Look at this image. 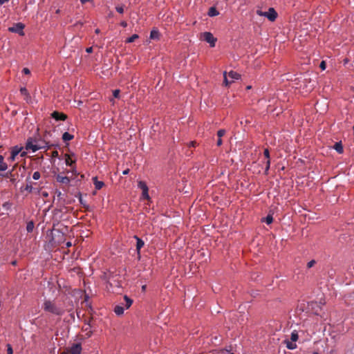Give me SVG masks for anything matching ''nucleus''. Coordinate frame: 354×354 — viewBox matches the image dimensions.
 I'll list each match as a JSON object with an SVG mask.
<instances>
[{
    "label": "nucleus",
    "instance_id": "2",
    "mask_svg": "<svg viewBox=\"0 0 354 354\" xmlns=\"http://www.w3.org/2000/svg\"><path fill=\"white\" fill-rule=\"evenodd\" d=\"M241 75L233 71H230L228 73L227 72H224L223 73V77L224 81L223 83L226 86H228L230 84H231L235 80H239L240 78Z\"/></svg>",
    "mask_w": 354,
    "mask_h": 354
},
{
    "label": "nucleus",
    "instance_id": "51",
    "mask_svg": "<svg viewBox=\"0 0 354 354\" xmlns=\"http://www.w3.org/2000/svg\"><path fill=\"white\" fill-rule=\"evenodd\" d=\"M195 145H196V142L192 141L189 143L190 147H195Z\"/></svg>",
    "mask_w": 354,
    "mask_h": 354
},
{
    "label": "nucleus",
    "instance_id": "25",
    "mask_svg": "<svg viewBox=\"0 0 354 354\" xmlns=\"http://www.w3.org/2000/svg\"><path fill=\"white\" fill-rule=\"evenodd\" d=\"M37 144L39 145V147H43V149H45L47 147V149H49L50 147V146H48L47 145H48V142H46V141H42V142H39L37 141Z\"/></svg>",
    "mask_w": 354,
    "mask_h": 354
},
{
    "label": "nucleus",
    "instance_id": "1",
    "mask_svg": "<svg viewBox=\"0 0 354 354\" xmlns=\"http://www.w3.org/2000/svg\"><path fill=\"white\" fill-rule=\"evenodd\" d=\"M43 309L55 315L61 316L64 313V310L57 306L53 301L46 300L43 304Z\"/></svg>",
    "mask_w": 354,
    "mask_h": 354
},
{
    "label": "nucleus",
    "instance_id": "27",
    "mask_svg": "<svg viewBox=\"0 0 354 354\" xmlns=\"http://www.w3.org/2000/svg\"><path fill=\"white\" fill-rule=\"evenodd\" d=\"M270 166V159H268L266 161L265 174H268V170Z\"/></svg>",
    "mask_w": 354,
    "mask_h": 354
},
{
    "label": "nucleus",
    "instance_id": "54",
    "mask_svg": "<svg viewBox=\"0 0 354 354\" xmlns=\"http://www.w3.org/2000/svg\"><path fill=\"white\" fill-rule=\"evenodd\" d=\"M95 33L96 34H99L100 32V30L99 28H97L95 30Z\"/></svg>",
    "mask_w": 354,
    "mask_h": 354
},
{
    "label": "nucleus",
    "instance_id": "44",
    "mask_svg": "<svg viewBox=\"0 0 354 354\" xmlns=\"http://www.w3.org/2000/svg\"><path fill=\"white\" fill-rule=\"evenodd\" d=\"M15 157H16V156H14L13 153H11V156L9 158V160H11V161H14L15 160Z\"/></svg>",
    "mask_w": 354,
    "mask_h": 354
},
{
    "label": "nucleus",
    "instance_id": "7",
    "mask_svg": "<svg viewBox=\"0 0 354 354\" xmlns=\"http://www.w3.org/2000/svg\"><path fill=\"white\" fill-rule=\"evenodd\" d=\"M81 352H82L81 344L77 343V344H73L71 347L68 353L70 354H81Z\"/></svg>",
    "mask_w": 354,
    "mask_h": 354
},
{
    "label": "nucleus",
    "instance_id": "30",
    "mask_svg": "<svg viewBox=\"0 0 354 354\" xmlns=\"http://www.w3.org/2000/svg\"><path fill=\"white\" fill-rule=\"evenodd\" d=\"M25 190L26 191H28V192H32V186L31 185V183H30L29 184H27L25 187Z\"/></svg>",
    "mask_w": 354,
    "mask_h": 354
},
{
    "label": "nucleus",
    "instance_id": "36",
    "mask_svg": "<svg viewBox=\"0 0 354 354\" xmlns=\"http://www.w3.org/2000/svg\"><path fill=\"white\" fill-rule=\"evenodd\" d=\"M120 90H118V89L114 90L113 92V95L114 97L118 98L120 96Z\"/></svg>",
    "mask_w": 354,
    "mask_h": 354
},
{
    "label": "nucleus",
    "instance_id": "33",
    "mask_svg": "<svg viewBox=\"0 0 354 354\" xmlns=\"http://www.w3.org/2000/svg\"><path fill=\"white\" fill-rule=\"evenodd\" d=\"M263 155L266 160L270 159V151L268 149H265L263 151Z\"/></svg>",
    "mask_w": 354,
    "mask_h": 354
},
{
    "label": "nucleus",
    "instance_id": "6",
    "mask_svg": "<svg viewBox=\"0 0 354 354\" xmlns=\"http://www.w3.org/2000/svg\"><path fill=\"white\" fill-rule=\"evenodd\" d=\"M265 15L264 17L271 21H274L277 17V13L273 8H270L268 12H265Z\"/></svg>",
    "mask_w": 354,
    "mask_h": 354
},
{
    "label": "nucleus",
    "instance_id": "50",
    "mask_svg": "<svg viewBox=\"0 0 354 354\" xmlns=\"http://www.w3.org/2000/svg\"><path fill=\"white\" fill-rule=\"evenodd\" d=\"M129 169H126V170H124V171H123V172H122V174H123L124 175H127V174H129Z\"/></svg>",
    "mask_w": 354,
    "mask_h": 354
},
{
    "label": "nucleus",
    "instance_id": "37",
    "mask_svg": "<svg viewBox=\"0 0 354 354\" xmlns=\"http://www.w3.org/2000/svg\"><path fill=\"white\" fill-rule=\"evenodd\" d=\"M73 163V161L71 159V158L69 156H68L66 158V165H72V164Z\"/></svg>",
    "mask_w": 354,
    "mask_h": 354
},
{
    "label": "nucleus",
    "instance_id": "24",
    "mask_svg": "<svg viewBox=\"0 0 354 354\" xmlns=\"http://www.w3.org/2000/svg\"><path fill=\"white\" fill-rule=\"evenodd\" d=\"M138 37H139V36L137 34H134L131 37H130L128 39H127L126 43H132L136 39H137Z\"/></svg>",
    "mask_w": 354,
    "mask_h": 354
},
{
    "label": "nucleus",
    "instance_id": "38",
    "mask_svg": "<svg viewBox=\"0 0 354 354\" xmlns=\"http://www.w3.org/2000/svg\"><path fill=\"white\" fill-rule=\"evenodd\" d=\"M316 263V261L315 260H311L307 263L308 268H310Z\"/></svg>",
    "mask_w": 354,
    "mask_h": 354
},
{
    "label": "nucleus",
    "instance_id": "20",
    "mask_svg": "<svg viewBox=\"0 0 354 354\" xmlns=\"http://www.w3.org/2000/svg\"><path fill=\"white\" fill-rule=\"evenodd\" d=\"M159 32L156 30H153L150 32V38L152 39H158L159 38Z\"/></svg>",
    "mask_w": 354,
    "mask_h": 354
},
{
    "label": "nucleus",
    "instance_id": "40",
    "mask_svg": "<svg viewBox=\"0 0 354 354\" xmlns=\"http://www.w3.org/2000/svg\"><path fill=\"white\" fill-rule=\"evenodd\" d=\"M22 72L26 75H28L30 73V70L28 68H23Z\"/></svg>",
    "mask_w": 354,
    "mask_h": 354
},
{
    "label": "nucleus",
    "instance_id": "19",
    "mask_svg": "<svg viewBox=\"0 0 354 354\" xmlns=\"http://www.w3.org/2000/svg\"><path fill=\"white\" fill-rule=\"evenodd\" d=\"M23 147H21L15 146L14 147H12L11 153H12L14 156H17L21 151Z\"/></svg>",
    "mask_w": 354,
    "mask_h": 354
},
{
    "label": "nucleus",
    "instance_id": "23",
    "mask_svg": "<svg viewBox=\"0 0 354 354\" xmlns=\"http://www.w3.org/2000/svg\"><path fill=\"white\" fill-rule=\"evenodd\" d=\"M34 223L33 221H29L28 223H27V225H26V230L28 232H32L33 229H34Z\"/></svg>",
    "mask_w": 354,
    "mask_h": 354
},
{
    "label": "nucleus",
    "instance_id": "21",
    "mask_svg": "<svg viewBox=\"0 0 354 354\" xmlns=\"http://www.w3.org/2000/svg\"><path fill=\"white\" fill-rule=\"evenodd\" d=\"M138 188H140L142 190V192L144 190L148 189V187H147V184L144 181H142V180H140L138 183Z\"/></svg>",
    "mask_w": 354,
    "mask_h": 354
},
{
    "label": "nucleus",
    "instance_id": "45",
    "mask_svg": "<svg viewBox=\"0 0 354 354\" xmlns=\"http://www.w3.org/2000/svg\"><path fill=\"white\" fill-rule=\"evenodd\" d=\"M120 25H121L122 27L125 28V27H127V23L126 21H122V22L120 23Z\"/></svg>",
    "mask_w": 354,
    "mask_h": 354
},
{
    "label": "nucleus",
    "instance_id": "10",
    "mask_svg": "<svg viewBox=\"0 0 354 354\" xmlns=\"http://www.w3.org/2000/svg\"><path fill=\"white\" fill-rule=\"evenodd\" d=\"M93 184L95 185V187L97 190H100V189H102L103 187V186L104 185V182L102 181H99L97 180V178L95 176V177H93Z\"/></svg>",
    "mask_w": 354,
    "mask_h": 354
},
{
    "label": "nucleus",
    "instance_id": "53",
    "mask_svg": "<svg viewBox=\"0 0 354 354\" xmlns=\"http://www.w3.org/2000/svg\"><path fill=\"white\" fill-rule=\"evenodd\" d=\"M56 193H57L58 197L61 196L62 192L60 191H57Z\"/></svg>",
    "mask_w": 354,
    "mask_h": 354
},
{
    "label": "nucleus",
    "instance_id": "14",
    "mask_svg": "<svg viewBox=\"0 0 354 354\" xmlns=\"http://www.w3.org/2000/svg\"><path fill=\"white\" fill-rule=\"evenodd\" d=\"M333 149L336 150L338 153H342L344 151L343 146L341 142H336L333 147Z\"/></svg>",
    "mask_w": 354,
    "mask_h": 354
},
{
    "label": "nucleus",
    "instance_id": "29",
    "mask_svg": "<svg viewBox=\"0 0 354 354\" xmlns=\"http://www.w3.org/2000/svg\"><path fill=\"white\" fill-rule=\"evenodd\" d=\"M41 177V174L39 171H35L32 175V178L34 180H39Z\"/></svg>",
    "mask_w": 354,
    "mask_h": 354
},
{
    "label": "nucleus",
    "instance_id": "17",
    "mask_svg": "<svg viewBox=\"0 0 354 354\" xmlns=\"http://www.w3.org/2000/svg\"><path fill=\"white\" fill-rule=\"evenodd\" d=\"M114 312L117 315H122L124 313V308L121 306H116Z\"/></svg>",
    "mask_w": 354,
    "mask_h": 354
},
{
    "label": "nucleus",
    "instance_id": "28",
    "mask_svg": "<svg viewBox=\"0 0 354 354\" xmlns=\"http://www.w3.org/2000/svg\"><path fill=\"white\" fill-rule=\"evenodd\" d=\"M148 191H149V189L142 191V196L143 198H145V199H149V198Z\"/></svg>",
    "mask_w": 354,
    "mask_h": 354
},
{
    "label": "nucleus",
    "instance_id": "15",
    "mask_svg": "<svg viewBox=\"0 0 354 354\" xmlns=\"http://www.w3.org/2000/svg\"><path fill=\"white\" fill-rule=\"evenodd\" d=\"M124 304H123L127 308H129L133 304V300L127 295L124 296Z\"/></svg>",
    "mask_w": 354,
    "mask_h": 354
},
{
    "label": "nucleus",
    "instance_id": "3",
    "mask_svg": "<svg viewBox=\"0 0 354 354\" xmlns=\"http://www.w3.org/2000/svg\"><path fill=\"white\" fill-rule=\"evenodd\" d=\"M43 149V147H39L37 144V141L32 138H28L26 143V149L27 151H32L35 152L39 149Z\"/></svg>",
    "mask_w": 354,
    "mask_h": 354
},
{
    "label": "nucleus",
    "instance_id": "35",
    "mask_svg": "<svg viewBox=\"0 0 354 354\" xmlns=\"http://www.w3.org/2000/svg\"><path fill=\"white\" fill-rule=\"evenodd\" d=\"M20 92L23 95H28V90L26 88H21Z\"/></svg>",
    "mask_w": 354,
    "mask_h": 354
},
{
    "label": "nucleus",
    "instance_id": "41",
    "mask_svg": "<svg viewBox=\"0 0 354 354\" xmlns=\"http://www.w3.org/2000/svg\"><path fill=\"white\" fill-rule=\"evenodd\" d=\"M257 14L258 15H259V16H264V15H265V12H263V11H261V10H257Z\"/></svg>",
    "mask_w": 354,
    "mask_h": 354
},
{
    "label": "nucleus",
    "instance_id": "59",
    "mask_svg": "<svg viewBox=\"0 0 354 354\" xmlns=\"http://www.w3.org/2000/svg\"><path fill=\"white\" fill-rule=\"evenodd\" d=\"M80 203H81L82 204H83V203H84V201H82V198H80Z\"/></svg>",
    "mask_w": 354,
    "mask_h": 354
},
{
    "label": "nucleus",
    "instance_id": "16",
    "mask_svg": "<svg viewBox=\"0 0 354 354\" xmlns=\"http://www.w3.org/2000/svg\"><path fill=\"white\" fill-rule=\"evenodd\" d=\"M218 14H219V12L217 11V10L216 9V8H214V7H211V8L209 9V11H208V15H209V17H214V16H217Z\"/></svg>",
    "mask_w": 354,
    "mask_h": 354
},
{
    "label": "nucleus",
    "instance_id": "22",
    "mask_svg": "<svg viewBox=\"0 0 354 354\" xmlns=\"http://www.w3.org/2000/svg\"><path fill=\"white\" fill-rule=\"evenodd\" d=\"M299 335L296 330H293L290 335V339L292 342H295L298 340Z\"/></svg>",
    "mask_w": 354,
    "mask_h": 354
},
{
    "label": "nucleus",
    "instance_id": "56",
    "mask_svg": "<svg viewBox=\"0 0 354 354\" xmlns=\"http://www.w3.org/2000/svg\"><path fill=\"white\" fill-rule=\"evenodd\" d=\"M145 288H146V286H142V290H145Z\"/></svg>",
    "mask_w": 354,
    "mask_h": 354
},
{
    "label": "nucleus",
    "instance_id": "42",
    "mask_svg": "<svg viewBox=\"0 0 354 354\" xmlns=\"http://www.w3.org/2000/svg\"><path fill=\"white\" fill-rule=\"evenodd\" d=\"M216 145H217V146H221L222 145V139H221V138H218V139L217 140V142H216Z\"/></svg>",
    "mask_w": 354,
    "mask_h": 354
},
{
    "label": "nucleus",
    "instance_id": "57",
    "mask_svg": "<svg viewBox=\"0 0 354 354\" xmlns=\"http://www.w3.org/2000/svg\"><path fill=\"white\" fill-rule=\"evenodd\" d=\"M59 12H60V10L59 9H57L55 12H56V14H59Z\"/></svg>",
    "mask_w": 354,
    "mask_h": 354
},
{
    "label": "nucleus",
    "instance_id": "39",
    "mask_svg": "<svg viewBox=\"0 0 354 354\" xmlns=\"http://www.w3.org/2000/svg\"><path fill=\"white\" fill-rule=\"evenodd\" d=\"M319 67L322 69V70H324L326 68V63L324 61H322L321 63H320V65H319Z\"/></svg>",
    "mask_w": 354,
    "mask_h": 354
},
{
    "label": "nucleus",
    "instance_id": "9",
    "mask_svg": "<svg viewBox=\"0 0 354 354\" xmlns=\"http://www.w3.org/2000/svg\"><path fill=\"white\" fill-rule=\"evenodd\" d=\"M134 239L136 240V250L139 254L140 249L145 245V242L136 235L134 236Z\"/></svg>",
    "mask_w": 354,
    "mask_h": 354
},
{
    "label": "nucleus",
    "instance_id": "43",
    "mask_svg": "<svg viewBox=\"0 0 354 354\" xmlns=\"http://www.w3.org/2000/svg\"><path fill=\"white\" fill-rule=\"evenodd\" d=\"M86 52L88 53H91L93 52V48L92 47H88L86 49Z\"/></svg>",
    "mask_w": 354,
    "mask_h": 354
},
{
    "label": "nucleus",
    "instance_id": "58",
    "mask_svg": "<svg viewBox=\"0 0 354 354\" xmlns=\"http://www.w3.org/2000/svg\"><path fill=\"white\" fill-rule=\"evenodd\" d=\"M61 354H70L68 352H62Z\"/></svg>",
    "mask_w": 354,
    "mask_h": 354
},
{
    "label": "nucleus",
    "instance_id": "26",
    "mask_svg": "<svg viewBox=\"0 0 354 354\" xmlns=\"http://www.w3.org/2000/svg\"><path fill=\"white\" fill-rule=\"evenodd\" d=\"M265 222L269 225L271 224L273 221V218L271 215H268L265 218H263Z\"/></svg>",
    "mask_w": 354,
    "mask_h": 354
},
{
    "label": "nucleus",
    "instance_id": "49",
    "mask_svg": "<svg viewBox=\"0 0 354 354\" xmlns=\"http://www.w3.org/2000/svg\"><path fill=\"white\" fill-rule=\"evenodd\" d=\"M8 1H9V0H0V5H2V4H3L5 3H7Z\"/></svg>",
    "mask_w": 354,
    "mask_h": 354
},
{
    "label": "nucleus",
    "instance_id": "11",
    "mask_svg": "<svg viewBox=\"0 0 354 354\" xmlns=\"http://www.w3.org/2000/svg\"><path fill=\"white\" fill-rule=\"evenodd\" d=\"M56 180L57 182L64 183V184H68L70 183V180L67 176H63L60 174H58L56 176Z\"/></svg>",
    "mask_w": 354,
    "mask_h": 354
},
{
    "label": "nucleus",
    "instance_id": "12",
    "mask_svg": "<svg viewBox=\"0 0 354 354\" xmlns=\"http://www.w3.org/2000/svg\"><path fill=\"white\" fill-rule=\"evenodd\" d=\"M283 344L286 345L287 348H288L290 350H293L297 348V344H295V342H293L288 339L283 340Z\"/></svg>",
    "mask_w": 354,
    "mask_h": 354
},
{
    "label": "nucleus",
    "instance_id": "5",
    "mask_svg": "<svg viewBox=\"0 0 354 354\" xmlns=\"http://www.w3.org/2000/svg\"><path fill=\"white\" fill-rule=\"evenodd\" d=\"M202 38L207 43L209 44L211 47L215 46L216 39L214 37L213 35L209 32H205L202 34Z\"/></svg>",
    "mask_w": 354,
    "mask_h": 354
},
{
    "label": "nucleus",
    "instance_id": "8",
    "mask_svg": "<svg viewBox=\"0 0 354 354\" xmlns=\"http://www.w3.org/2000/svg\"><path fill=\"white\" fill-rule=\"evenodd\" d=\"M52 118H53L56 120H65L67 118V115L63 113H59L58 111H54L51 114Z\"/></svg>",
    "mask_w": 354,
    "mask_h": 354
},
{
    "label": "nucleus",
    "instance_id": "31",
    "mask_svg": "<svg viewBox=\"0 0 354 354\" xmlns=\"http://www.w3.org/2000/svg\"><path fill=\"white\" fill-rule=\"evenodd\" d=\"M225 133V131L224 129H220L217 132V136L218 138H222Z\"/></svg>",
    "mask_w": 354,
    "mask_h": 354
},
{
    "label": "nucleus",
    "instance_id": "52",
    "mask_svg": "<svg viewBox=\"0 0 354 354\" xmlns=\"http://www.w3.org/2000/svg\"><path fill=\"white\" fill-rule=\"evenodd\" d=\"M72 245V243L71 242H67L66 243V248H70Z\"/></svg>",
    "mask_w": 354,
    "mask_h": 354
},
{
    "label": "nucleus",
    "instance_id": "47",
    "mask_svg": "<svg viewBox=\"0 0 354 354\" xmlns=\"http://www.w3.org/2000/svg\"><path fill=\"white\" fill-rule=\"evenodd\" d=\"M93 0H80L81 3L82 4H84L86 3V2H90V1H92Z\"/></svg>",
    "mask_w": 354,
    "mask_h": 354
},
{
    "label": "nucleus",
    "instance_id": "32",
    "mask_svg": "<svg viewBox=\"0 0 354 354\" xmlns=\"http://www.w3.org/2000/svg\"><path fill=\"white\" fill-rule=\"evenodd\" d=\"M6 347H7V354H12L13 353V350H12V348L11 345L8 344L6 345Z\"/></svg>",
    "mask_w": 354,
    "mask_h": 354
},
{
    "label": "nucleus",
    "instance_id": "55",
    "mask_svg": "<svg viewBox=\"0 0 354 354\" xmlns=\"http://www.w3.org/2000/svg\"><path fill=\"white\" fill-rule=\"evenodd\" d=\"M42 195H43L44 197H47V196H48V193H46V192H44V193L42 194Z\"/></svg>",
    "mask_w": 354,
    "mask_h": 354
},
{
    "label": "nucleus",
    "instance_id": "18",
    "mask_svg": "<svg viewBox=\"0 0 354 354\" xmlns=\"http://www.w3.org/2000/svg\"><path fill=\"white\" fill-rule=\"evenodd\" d=\"M73 138V135H71V134H70V133H68V132H65V133H64V134L62 135V140H63L64 142L71 140Z\"/></svg>",
    "mask_w": 354,
    "mask_h": 354
},
{
    "label": "nucleus",
    "instance_id": "34",
    "mask_svg": "<svg viewBox=\"0 0 354 354\" xmlns=\"http://www.w3.org/2000/svg\"><path fill=\"white\" fill-rule=\"evenodd\" d=\"M115 9H116L117 12H118L120 14H122L124 12L123 6H116Z\"/></svg>",
    "mask_w": 354,
    "mask_h": 354
},
{
    "label": "nucleus",
    "instance_id": "13",
    "mask_svg": "<svg viewBox=\"0 0 354 354\" xmlns=\"http://www.w3.org/2000/svg\"><path fill=\"white\" fill-rule=\"evenodd\" d=\"M8 168L7 164L4 162V158L0 155V171H6Z\"/></svg>",
    "mask_w": 354,
    "mask_h": 354
},
{
    "label": "nucleus",
    "instance_id": "4",
    "mask_svg": "<svg viewBox=\"0 0 354 354\" xmlns=\"http://www.w3.org/2000/svg\"><path fill=\"white\" fill-rule=\"evenodd\" d=\"M25 28V25L22 23H17L15 24L13 26L8 28V31L10 32L18 33L21 36L24 35V29Z\"/></svg>",
    "mask_w": 354,
    "mask_h": 354
},
{
    "label": "nucleus",
    "instance_id": "46",
    "mask_svg": "<svg viewBox=\"0 0 354 354\" xmlns=\"http://www.w3.org/2000/svg\"><path fill=\"white\" fill-rule=\"evenodd\" d=\"M52 156L53 157H57L58 156V152L57 151H53Z\"/></svg>",
    "mask_w": 354,
    "mask_h": 354
},
{
    "label": "nucleus",
    "instance_id": "48",
    "mask_svg": "<svg viewBox=\"0 0 354 354\" xmlns=\"http://www.w3.org/2000/svg\"><path fill=\"white\" fill-rule=\"evenodd\" d=\"M19 153H20L21 157H24V156H26V151H21Z\"/></svg>",
    "mask_w": 354,
    "mask_h": 354
}]
</instances>
